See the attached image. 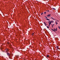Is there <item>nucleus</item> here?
<instances>
[{
	"label": "nucleus",
	"instance_id": "obj_18",
	"mask_svg": "<svg viewBox=\"0 0 60 60\" xmlns=\"http://www.w3.org/2000/svg\"><path fill=\"white\" fill-rule=\"evenodd\" d=\"M58 28H59V29H60V26H58Z\"/></svg>",
	"mask_w": 60,
	"mask_h": 60
},
{
	"label": "nucleus",
	"instance_id": "obj_5",
	"mask_svg": "<svg viewBox=\"0 0 60 60\" xmlns=\"http://www.w3.org/2000/svg\"><path fill=\"white\" fill-rule=\"evenodd\" d=\"M51 19H52L53 20H54V19H55L53 18H52V17H51Z\"/></svg>",
	"mask_w": 60,
	"mask_h": 60
},
{
	"label": "nucleus",
	"instance_id": "obj_14",
	"mask_svg": "<svg viewBox=\"0 0 60 60\" xmlns=\"http://www.w3.org/2000/svg\"><path fill=\"white\" fill-rule=\"evenodd\" d=\"M56 25H57V24H58V23H57V22L56 21Z\"/></svg>",
	"mask_w": 60,
	"mask_h": 60
},
{
	"label": "nucleus",
	"instance_id": "obj_1",
	"mask_svg": "<svg viewBox=\"0 0 60 60\" xmlns=\"http://www.w3.org/2000/svg\"><path fill=\"white\" fill-rule=\"evenodd\" d=\"M7 54L8 55V56L9 57V58H11V57H12V55L11 56V54L9 53V52H7Z\"/></svg>",
	"mask_w": 60,
	"mask_h": 60
},
{
	"label": "nucleus",
	"instance_id": "obj_10",
	"mask_svg": "<svg viewBox=\"0 0 60 60\" xmlns=\"http://www.w3.org/2000/svg\"><path fill=\"white\" fill-rule=\"evenodd\" d=\"M48 23L49 24H51V22H49Z\"/></svg>",
	"mask_w": 60,
	"mask_h": 60
},
{
	"label": "nucleus",
	"instance_id": "obj_22",
	"mask_svg": "<svg viewBox=\"0 0 60 60\" xmlns=\"http://www.w3.org/2000/svg\"><path fill=\"white\" fill-rule=\"evenodd\" d=\"M45 18H48V17H45Z\"/></svg>",
	"mask_w": 60,
	"mask_h": 60
},
{
	"label": "nucleus",
	"instance_id": "obj_21",
	"mask_svg": "<svg viewBox=\"0 0 60 60\" xmlns=\"http://www.w3.org/2000/svg\"><path fill=\"white\" fill-rule=\"evenodd\" d=\"M46 12H44V13L45 14H46Z\"/></svg>",
	"mask_w": 60,
	"mask_h": 60
},
{
	"label": "nucleus",
	"instance_id": "obj_25",
	"mask_svg": "<svg viewBox=\"0 0 60 60\" xmlns=\"http://www.w3.org/2000/svg\"><path fill=\"white\" fill-rule=\"evenodd\" d=\"M57 21H58V22H59V20Z\"/></svg>",
	"mask_w": 60,
	"mask_h": 60
},
{
	"label": "nucleus",
	"instance_id": "obj_12",
	"mask_svg": "<svg viewBox=\"0 0 60 60\" xmlns=\"http://www.w3.org/2000/svg\"><path fill=\"white\" fill-rule=\"evenodd\" d=\"M52 30V31H54V32H55V30H53L52 29H51Z\"/></svg>",
	"mask_w": 60,
	"mask_h": 60
},
{
	"label": "nucleus",
	"instance_id": "obj_6",
	"mask_svg": "<svg viewBox=\"0 0 60 60\" xmlns=\"http://www.w3.org/2000/svg\"><path fill=\"white\" fill-rule=\"evenodd\" d=\"M46 19L47 20H50L49 19H47V18H46Z\"/></svg>",
	"mask_w": 60,
	"mask_h": 60
},
{
	"label": "nucleus",
	"instance_id": "obj_11",
	"mask_svg": "<svg viewBox=\"0 0 60 60\" xmlns=\"http://www.w3.org/2000/svg\"><path fill=\"white\" fill-rule=\"evenodd\" d=\"M51 23H54V21L51 20Z\"/></svg>",
	"mask_w": 60,
	"mask_h": 60
},
{
	"label": "nucleus",
	"instance_id": "obj_15",
	"mask_svg": "<svg viewBox=\"0 0 60 60\" xmlns=\"http://www.w3.org/2000/svg\"><path fill=\"white\" fill-rule=\"evenodd\" d=\"M52 10H56V9H55V8H52Z\"/></svg>",
	"mask_w": 60,
	"mask_h": 60
},
{
	"label": "nucleus",
	"instance_id": "obj_20",
	"mask_svg": "<svg viewBox=\"0 0 60 60\" xmlns=\"http://www.w3.org/2000/svg\"><path fill=\"white\" fill-rule=\"evenodd\" d=\"M50 24H49V26H50Z\"/></svg>",
	"mask_w": 60,
	"mask_h": 60
},
{
	"label": "nucleus",
	"instance_id": "obj_19",
	"mask_svg": "<svg viewBox=\"0 0 60 60\" xmlns=\"http://www.w3.org/2000/svg\"><path fill=\"white\" fill-rule=\"evenodd\" d=\"M49 22H51V21H49Z\"/></svg>",
	"mask_w": 60,
	"mask_h": 60
},
{
	"label": "nucleus",
	"instance_id": "obj_16",
	"mask_svg": "<svg viewBox=\"0 0 60 60\" xmlns=\"http://www.w3.org/2000/svg\"><path fill=\"white\" fill-rule=\"evenodd\" d=\"M47 28H49V26H47Z\"/></svg>",
	"mask_w": 60,
	"mask_h": 60
},
{
	"label": "nucleus",
	"instance_id": "obj_8",
	"mask_svg": "<svg viewBox=\"0 0 60 60\" xmlns=\"http://www.w3.org/2000/svg\"><path fill=\"white\" fill-rule=\"evenodd\" d=\"M56 48H57V49H59V48L58 47V46H56Z\"/></svg>",
	"mask_w": 60,
	"mask_h": 60
},
{
	"label": "nucleus",
	"instance_id": "obj_23",
	"mask_svg": "<svg viewBox=\"0 0 60 60\" xmlns=\"http://www.w3.org/2000/svg\"><path fill=\"white\" fill-rule=\"evenodd\" d=\"M32 34H34V33H33Z\"/></svg>",
	"mask_w": 60,
	"mask_h": 60
},
{
	"label": "nucleus",
	"instance_id": "obj_4",
	"mask_svg": "<svg viewBox=\"0 0 60 60\" xmlns=\"http://www.w3.org/2000/svg\"><path fill=\"white\" fill-rule=\"evenodd\" d=\"M54 30H55V31H56L57 30V28H56V29H55V28H54Z\"/></svg>",
	"mask_w": 60,
	"mask_h": 60
},
{
	"label": "nucleus",
	"instance_id": "obj_13",
	"mask_svg": "<svg viewBox=\"0 0 60 60\" xmlns=\"http://www.w3.org/2000/svg\"><path fill=\"white\" fill-rule=\"evenodd\" d=\"M54 26V24H53L52 25V27H53V26Z\"/></svg>",
	"mask_w": 60,
	"mask_h": 60
},
{
	"label": "nucleus",
	"instance_id": "obj_17",
	"mask_svg": "<svg viewBox=\"0 0 60 60\" xmlns=\"http://www.w3.org/2000/svg\"><path fill=\"white\" fill-rule=\"evenodd\" d=\"M43 14V13H42L41 14V15H42V14Z\"/></svg>",
	"mask_w": 60,
	"mask_h": 60
},
{
	"label": "nucleus",
	"instance_id": "obj_9",
	"mask_svg": "<svg viewBox=\"0 0 60 60\" xmlns=\"http://www.w3.org/2000/svg\"><path fill=\"white\" fill-rule=\"evenodd\" d=\"M47 57H49V55H47Z\"/></svg>",
	"mask_w": 60,
	"mask_h": 60
},
{
	"label": "nucleus",
	"instance_id": "obj_26",
	"mask_svg": "<svg viewBox=\"0 0 60 60\" xmlns=\"http://www.w3.org/2000/svg\"><path fill=\"white\" fill-rule=\"evenodd\" d=\"M8 44H9V43H8Z\"/></svg>",
	"mask_w": 60,
	"mask_h": 60
},
{
	"label": "nucleus",
	"instance_id": "obj_3",
	"mask_svg": "<svg viewBox=\"0 0 60 60\" xmlns=\"http://www.w3.org/2000/svg\"><path fill=\"white\" fill-rule=\"evenodd\" d=\"M9 49H6V52H8V51H9Z\"/></svg>",
	"mask_w": 60,
	"mask_h": 60
},
{
	"label": "nucleus",
	"instance_id": "obj_7",
	"mask_svg": "<svg viewBox=\"0 0 60 60\" xmlns=\"http://www.w3.org/2000/svg\"><path fill=\"white\" fill-rule=\"evenodd\" d=\"M44 24H45V26H47V24L45 23V22H44Z\"/></svg>",
	"mask_w": 60,
	"mask_h": 60
},
{
	"label": "nucleus",
	"instance_id": "obj_2",
	"mask_svg": "<svg viewBox=\"0 0 60 60\" xmlns=\"http://www.w3.org/2000/svg\"><path fill=\"white\" fill-rule=\"evenodd\" d=\"M50 15H51L49 14L48 15H47V17H49Z\"/></svg>",
	"mask_w": 60,
	"mask_h": 60
},
{
	"label": "nucleus",
	"instance_id": "obj_24",
	"mask_svg": "<svg viewBox=\"0 0 60 60\" xmlns=\"http://www.w3.org/2000/svg\"><path fill=\"white\" fill-rule=\"evenodd\" d=\"M49 11V10L47 11Z\"/></svg>",
	"mask_w": 60,
	"mask_h": 60
}]
</instances>
